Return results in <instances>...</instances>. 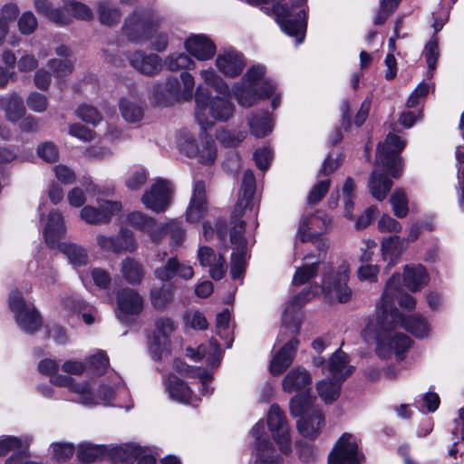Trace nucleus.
I'll list each match as a JSON object with an SVG mask.
<instances>
[{
    "mask_svg": "<svg viewBox=\"0 0 464 464\" xmlns=\"http://www.w3.org/2000/svg\"><path fill=\"white\" fill-rule=\"evenodd\" d=\"M96 243L102 250L115 254L133 253L138 247L133 232L126 227H121L118 234L114 236L98 235Z\"/></svg>",
    "mask_w": 464,
    "mask_h": 464,
    "instance_id": "12",
    "label": "nucleus"
},
{
    "mask_svg": "<svg viewBox=\"0 0 464 464\" xmlns=\"http://www.w3.org/2000/svg\"><path fill=\"white\" fill-rule=\"evenodd\" d=\"M121 272L126 282L131 285H139L144 276L142 265L130 256L121 261Z\"/></svg>",
    "mask_w": 464,
    "mask_h": 464,
    "instance_id": "40",
    "label": "nucleus"
},
{
    "mask_svg": "<svg viewBox=\"0 0 464 464\" xmlns=\"http://www.w3.org/2000/svg\"><path fill=\"white\" fill-rule=\"evenodd\" d=\"M216 65L226 76L236 77L242 72L245 62L241 53L228 50L218 55Z\"/></svg>",
    "mask_w": 464,
    "mask_h": 464,
    "instance_id": "27",
    "label": "nucleus"
},
{
    "mask_svg": "<svg viewBox=\"0 0 464 464\" xmlns=\"http://www.w3.org/2000/svg\"><path fill=\"white\" fill-rule=\"evenodd\" d=\"M117 318L125 325H130L144 307L142 296L134 289L122 288L117 293Z\"/></svg>",
    "mask_w": 464,
    "mask_h": 464,
    "instance_id": "9",
    "label": "nucleus"
},
{
    "mask_svg": "<svg viewBox=\"0 0 464 464\" xmlns=\"http://www.w3.org/2000/svg\"><path fill=\"white\" fill-rule=\"evenodd\" d=\"M53 458L59 463L68 461L75 452V447L71 442H54L52 444Z\"/></svg>",
    "mask_w": 464,
    "mask_h": 464,
    "instance_id": "56",
    "label": "nucleus"
},
{
    "mask_svg": "<svg viewBox=\"0 0 464 464\" xmlns=\"http://www.w3.org/2000/svg\"><path fill=\"white\" fill-rule=\"evenodd\" d=\"M428 274L421 265H407L403 270L404 285L411 292L420 290L428 284Z\"/></svg>",
    "mask_w": 464,
    "mask_h": 464,
    "instance_id": "28",
    "label": "nucleus"
},
{
    "mask_svg": "<svg viewBox=\"0 0 464 464\" xmlns=\"http://www.w3.org/2000/svg\"><path fill=\"white\" fill-rule=\"evenodd\" d=\"M256 438L255 456L259 464H283V459L276 452L273 443L265 434L263 422H257L252 429Z\"/></svg>",
    "mask_w": 464,
    "mask_h": 464,
    "instance_id": "15",
    "label": "nucleus"
},
{
    "mask_svg": "<svg viewBox=\"0 0 464 464\" xmlns=\"http://www.w3.org/2000/svg\"><path fill=\"white\" fill-rule=\"evenodd\" d=\"M15 320L19 327L29 334H34L43 325V317L35 307L27 308Z\"/></svg>",
    "mask_w": 464,
    "mask_h": 464,
    "instance_id": "36",
    "label": "nucleus"
},
{
    "mask_svg": "<svg viewBox=\"0 0 464 464\" xmlns=\"http://www.w3.org/2000/svg\"><path fill=\"white\" fill-rule=\"evenodd\" d=\"M119 108L122 118L128 122H138L144 116L142 107L126 98L120 99Z\"/></svg>",
    "mask_w": 464,
    "mask_h": 464,
    "instance_id": "49",
    "label": "nucleus"
},
{
    "mask_svg": "<svg viewBox=\"0 0 464 464\" xmlns=\"http://www.w3.org/2000/svg\"><path fill=\"white\" fill-rule=\"evenodd\" d=\"M173 369L185 378H197L203 386V368L188 365L180 358L173 360Z\"/></svg>",
    "mask_w": 464,
    "mask_h": 464,
    "instance_id": "51",
    "label": "nucleus"
},
{
    "mask_svg": "<svg viewBox=\"0 0 464 464\" xmlns=\"http://www.w3.org/2000/svg\"><path fill=\"white\" fill-rule=\"evenodd\" d=\"M172 199V189L166 179H159L149 190L142 195L141 201L151 211L160 214L165 212Z\"/></svg>",
    "mask_w": 464,
    "mask_h": 464,
    "instance_id": "10",
    "label": "nucleus"
},
{
    "mask_svg": "<svg viewBox=\"0 0 464 464\" xmlns=\"http://www.w3.org/2000/svg\"><path fill=\"white\" fill-rule=\"evenodd\" d=\"M267 425L271 434L290 430L284 411L273 404L267 412Z\"/></svg>",
    "mask_w": 464,
    "mask_h": 464,
    "instance_id": "45",
    "label": "nucleus"
},
{
    "mask_svg": "<svg viewBox=\"0 0 464 464\" xmlns=\"http://www.w3.org/2000/svg\"><path fill=\"white\" fill-rule=\"evenodd\" d=\"M37 155L43 160L54 163L59 160V150L57 146L52 141H45L38 145Z\"/></svg>",
    "mask_w": 464,
    "mask_h": 464,
    "instance_id": "58",
    "label": "nucleus"
},
{
    "mask_svg": "<svg viewBox=\"0 0 464 464\" xmlns=\"http://www.w3.org/2000/svg\"><path fill=\"white\" fill-rule=\"evenodd\" d=\"M256 191V179L253 172L246 170L243 177L242 186L239 191L241 198L251 200Z\"/></svg>",
    "mask_w": 464,
    "mask_h": 464,
    "instance_id": "62",
    "label": "nucleus"
},
{
    "mask_svg": "<svg viewBox=\"0 0 464 464\" xmlns=\"http://www.w3.org/2000/svg\"><path fill=\"white\" fill-rule=\"evenodd\" d=\"M76 115L78 118L86 123L96 125L101 121V115L98 110L87 104H81L76 109Z\"/></svg>",
    "mask_w": 464,
    "mask_h": 464,
    "instance_id": "60",
    "label": "nucleus"
},
{
    "mask_svg": "<svg viewBox=\"0 0 464 464\" xmlns=\"http://www.w3.org/2000/svg\"><path fill=\"white\" fill-rule=\"evenodd\" d=\"M341 387V382L327 377L316 384L318 394L325 403H332L339 397Z\"/></svg>",
    "mask_w": 464,
    "mask_h": 464,
    "instance_id": "44",
    "label": "nucleus"
},
{
    "mask_svg": "<svg viewBox=\"0 0 464 464\" xmlns=\"http://www.w3.org/2000/svg\"><path fill=\"white\" fill-rule=\"evenodd\" d=\"M98 16L102 24L113 26L120 22L121 14L117 6L107 1H102L98 5Z\"/></svg>",
    "mask_w": 464,
    "mask_h": 464,
    "instance_id": "47",
    "label": "nucleus"
},
{
    "mask_svg": "<svg viewBox=\"0 0 464 464\" xmlns=\"http://www.w3.org/2000/svg\"><path fill=\"white\" fill-rule=\"evenodd\" d=\"M329 223L330 221L327 220L326 218L317 214L304 218L298 228V236L300 237L301 241H312L313 245L317 248L316 241H325L317 237L314 234H317L324 230Z\"/></svg>",
    "mask_w": 464,
    "mask_h": 464,
    "instance_id": "23",
    "label": "nucleus"
},
{
    "mask_svg": "<svg viewBox=\"0 0 464 464\" xmlns=\"http://www.w3.org/2000/svg\"><path fill=\"white\" fill-rule=\"evenodd\" d=\"M120 201L104 200L99 208L84 206L80 213L81 218L91 225L107 224L114 215L121 211Z\"/></svg>",
    "mask_w": 464,
    "mask_h": 464,
    "instance_id": "16",
    "label": "nucleus"
},
{
    "mask_svg": "<svg viewBox=\"0 0 464 464\" xmlns=\"http://www.w3.org/2000/svg\"><path fill=\"white\" fill-rule=\"evenodd\" d=\"M48 67L57 78H64L73 71V63L71 60L53 58L48 61Z\"/></svg>",
    "mask_w": 464,
    "mask_h": 464,
    "instance_id": "57",
    "label": "nucleus"
},
{
    "mask_svg": "<svg viewBox=\"0 0 464 464\" xmlns=\"http://www.w3.org/2000/svg\"><path fill=\"white\" fill-rule=\"evenodd\" d=\"M331 187L330 178H321L310 189L307 196V203L314 205L320 202Z\"/></svg>",
    "mask_w": 464,
    "mask_h": 464,
    "instance_id": "54",
    "label": "nucleus"
},
{
    "mask_svg": "<svg viewBox=\"0 0 464 464\" xmlns=\"http://www.w3.org/2000/svg\"><path fill=\"white\" fill-rule=\"evenodd\" d=\"M390 201L393 213L397 218H401L407 216L409 211L408 198L402 189H396L392 195Z\"/></svg>",
    "mask_w": 464,
    "mask_h": 464,
    "instance_id": "55",
    "label": "nucleus"
},
{
    "mask_svg": "<svg viewBox=\"0 0 464 464\" xmlns=\"http://www.w3.org/2000/svg\"><path fill=\"white\" fill-rule=\"evenodd\" d=\"M0 107L5 111L6 119L11 122L19 121L26 111L23 99L15 92L8 97H3L0 100Z\"/></svg>",
    "mask_w": 464,
    "mask_h": 464,
    "instance_id": "31",
    "label": "nucleus"
},
{
    "mask_svg": "<svg viewBox=\"0 0 464 464\" xmlns=\"http://www.w3.org/2000/svg\"><path fill=\"white\" fill-rule=\"evenodd\" d=\"M65 232L63 217L58 210L49 212L48 220L44 230L45 244L52 249L57 248L62 242L60 239Z\"/></svg>",
    "mask_w": 464,
    "mask_h": 464,
    "instance_id": "25",
    "label": "nucleus"
},
{
    "mask_svg": "<svg viewBox=\"0 0 464 464\" xmlns=\"http://www.w3.org/2000/svg\"><path fill=\"white\" fill-rule=\"evenodd\" d=\"M230 242L233 246L230 274L233 279H238L245 273L247 256L246 240L244 237V224L242 222L236 224L232 229Z\"/></svg>",
    "mask_w": 464,
    "mask_h": 464,
    "instance_id": "11",
    "label": "nucleus"
},
{
    "mask_svg": "<svg viewBox=\"0 0 464 464\" xmlns=\"http://www.w3.org/2000/svg\"><path fill=\"white\" fill-rule=\"evenodd\" d=\"M186 51L198 61H203V34H196L186 39Z\"/></svg>",
    "mask_w": 464,
    "mask_h": 464,
    "instance_id": "59",
    "label": "nucleus"
},
{
    "mask_svg": "<svg viewBox=\"0 0 464 464\" xmlns=\"http://www.w3.org/2000/svg\"><path fill=\"white\" fill-rule=\"evenodd\" d=\"M57 248L67 256L73 266H84L88 264L89 255L85 247L74 243L62 242Z\"/></svg>",
    "mask_w": 464,
    "mask_h": 464,
    "instance_id": "37",
    "label": "nucleus"
},
{
    "mask_svg": "<svg viewBox=\"0 0 464 464\" xmlns=\"http://www.w3.org/2000/svg\"><path fill=\"white\" fill-rule=\"evenodd\" d=\"M154 274L159 280L168 282L176 276L188 280L193 277L194 271L190 266L184 265L177 256H172L164 266L156 268Z\"/></svg>",
    "mask_w": 464,
    "mask_h": 464,
    "instance_id": "24",
    "label": "nucleus"
},
{
    "mask_svg": "<svg viewBox=\"0 0 464 464\" xmlns=\"http://www.w3.org/2000/svg\"><path fill=\"white\" fill-rule=\"evenodd\" d=\"M233 92L237 102L243 107H250L259 99L256 86L248 83L236 84Z\"/></svg>",
    "mask_w": 464,
    "mask_h": 464,
    "instance_id": "42",
    "label": "nucleus"
},
{
    "mask_svg": "<svg viewBox=\"0 0 464 464\" xmlns=\"http://www.w3.org/2000/svg\"><path fill=\"white\" fill-rule=\"evenodd\" d=\"M153 97L158 105L169 106L180 97V82L178 78L169 77L161 84L158 83L153 88Z\"/></svg>",
    "mask_w": 464,
    "mask_h": 464,
    "instance_id": "26",
    "label": "nucleus"
},
{
    "mask_svg": "<svg viewBox=\"0 0 464 464\" xmlns=\"http://www.w3.org/2000/svg\"><path fill=\"white\" fill-rule=\"evenodd\" d=\"M34 7L38 14H44L56 24H65L69 21L64 10L53 8L49 0H34Z\"/></svg>",
    "mask_w": 464,
    "mask_h": 464,
    "instance_id": "41",
    "label": "nucleus"
},
{
    "mask_svg": "<svg viewBox=\"0 0 464 464\" xmlns=\"http://www.w3.org/2000/svg\"><path fill=\"white\" fill-rule=\"evenodd\" d=\"M167 389L171 399L181 403L189 402L192 391L187 383L178 376L169 374L167 382Z\"/></svg>",
    "mask_w": 464,
    "mask_h": 464,
    "instance_id": "39",
    "label": "nucleus"
},
{
    "mask_svg": "<svg viewBox=\"0 0 464 464\" xmlns=\"http://www.w3.org/2000/svg\"><path fill=\"white\" fill-rule=\"evenodd\" d=\"M272 436L282 454L285 456L291 454L293 450V443L290 430L274 433Z\"/></svg>",
    "mask_w": 464,
    "mask_h": 464,
    "instance_id": "61",
    "label": "nucleus"
},
{
    "mask_svg": "<svg viewBox=\"0 0 464 464\" xmlns=\"http://www.w3.org/2000/svg\"><path fill=\"white\" fill-rule=\"evenodd\" d=\"M348 280L349 266L343 263L333 277H324L323 280L322 292L325 300L330 304L348 302L352 297V290L347 285Z\"/></svg>",
    "mask_w": 464,
    "mask_h": 464,
    "instance_id": "7",
    "label": "nucleus"
},
{
    "mask_svg": "<svg viewBox=\"0 0 464 464\" xmlns=\"http://www.w3.org/2000/svg\"><path fill=\"white\" fill-rule=\"evenodd\" d=\"M249 127L254 136L263 138L272 131V125L267 112H262L260 116H253L249 120Z\"/></svg>",
    "mask_w": 464,
    "mask_h": 464,
    "instance_id": "50",
    "label": "nucleus"
},
{
    "mask_svg": "<svg viewBox=\"0 0 464 464\" xmlns=\"http://www.w3.org/2000/svg\"><path fill=\"white\" fill-rule=\"evenodd\" d=\"M392 186V180L385 174L379 173L377 169L372 171L368 187L375 199L379 201L383 200L391 190Z\"/></svg>",
    "mask_w": 464,
    "mask_h": 464,
    "instance_id": "38",
    "label": "nucleus"
},
{
    "mask_svg": "<svg viewBox=\"0 0 464 464\" xmlns=\"http://www.w3.org/2000/svg\"><path fill=\"white\" fill-rule=\"evenodd\" d=\"M311 293L309 291L302 292L292 299L285 308L283 314V322L285 328L294 334H297L300 328V314L299 310L310 299Z\"/></svg>",
    "mask_w": 464,
    "mask_h": 464,
    "instance_id": "22",
    "label": "nucleus"
},
{
    "mask_svg": "<svg viewBox=\"0 0 464 464\" xmlns=\"http://www.w3.org/2000/svg\"><path fill=\"white\" fill-rule=\"evenodd\" d=\"M205 267L214 280H220L227 268L224 256L208 247H205Z\"/></svg>",
    "mask_w": 464,
    "mask_h": 464,
    "instance_id": "35",
    "label": "nucleus"
},
{
    "mask_svg": "<svg viewBox=\"0 0 464 464\" xmlns=\"http://www.w3.org/2000/svg\"><path fill=\"white\" fill-rule=\"evenodd\" d=\"M317 253H308L304 256V264L296 269L293 277V284L303 285L316 276L319 264L324 259L328 244L324 241H316Z\"/></svg>",
    "mask_w": 464,
    "mask_h": 464,
    "instance_id": "14",
    "label": "nucleus"
},
{
    "mask_svg": "<svg viewBox=\"0 0 464 464\" xmlns=\"http://www.w3.org/2000/svg\"><path fill=\"white\" fill-rule=\"evenodd\" d=\"M85 365L86 369L92 371L94 376L101 377L107 372L110 359L104 351H99L85 359Z\"/></svg>",
    "mask_w": 464,
    "mask_h": 464,
    "instance_id": "48",
    "label": "nucleus"
},
{
    "mask_svg": "<svg viewBox=\"0 0 464 464\" xmlns=\"http://www.w3.org/2000/svg\"><path fill=\"white\" fill-rule=\"evenodd\" d=\"M406 246L404 240L398 236H392L385 238L382 242V258L388 261V267L393 266L401 257Z\"/></svg>",
    "mask_w": 464,
    "mask_h": 464,
    "instance_id": "33",
    "label": "nucleus"
},
{
    "mask_svg": "<svg viewBox=\"0 0 464 464\" xmlns=\"http://www.w3.org/2000/svg\"><path fill=\"white\" fill-rule=\"evenodd\" d=\"M37 24V19L31 11L24 12L18 20V28L23 34H33Z\"/></svg>",
    "mask_w": 464,
    "mask_h": 464,
    "instance_id": "64",
    "label": "nucleus"
},
{
    "mask_svg": "<svg viewBox=\"0 0 464 464\" xmlns=\"http://www.w3.org/2000/svg\"><path fill=\"white\" fill-rule=\"evenodd\" d=\"M311 384L312 377L309 372L304 367L298 366L287 372L282 382V388L287 393L295 392V396L311 397L309 395Z\"/></svg>",
    "mask_w": 464,
    "mask_h": 464,
    "instance_id": "18",
    "label": "nucleus"
},
{
    "mask_svg": "<svg viewBox=\"0 0 464 464\" xmlns=\"http://www.w3.org/2000/svg\"><path fill=\"white\" fill-rule=\"evenodd\" d=\"M127 59L135 70L147 76L156 75L162 69L161 58L156 53L135 51L129 53Z\"/></svg>",
    "mask_w": 464,
    "mask_h": 464,
    "instance_id": "19",
    "label": "nucleus"
},
{
    "mask_svg": "<svg viewBox=\"0 0 464 464\" xmlns=\"http://www.w3.org/2000/svg\"><path fill=\"white\" fill-rule=\"evenodd\" d=\"M205 84L214 89L222 97H213L209 104L211 116L227 121L233 113V105L227 100L229 89L227 83L213 72H205Z\"/></svg>",
    "mask_w": 464,
    "mask_h": 464,
    "instance_id": "8",
    "label": "nucleus"
},
{
    "mask_svg": "<svg viewBox=\"0 0 464 464\" xmlns=\"http://www.w3.org/2000/svg\"><path fill=\"white\" fill-rule=\"evenodd\" d=\"M230 313L228 309H224L216 316V333L225 341L227 348H230L233 343V333L229 326Z\"/></svg>",
    "mask_w": 464,
    "mask_h": 464,
    "instance_id": "46",
    "label": "nucleus"
},
{
    "mask_svg": "<svg viewBox=\"0 0 464 464\" xmlns=\"http://www.w3.org/2000/svg\"><path fill=\"white\" fill-rule=\"evenodd\" d=\"M363 457L358 452V445L351 434L343 435L329 455L328 464H361Z\"/></svg>",
    "mask_w": 464,
    "mask_h": 464,
    "instance_id": "13",
    "label": "nucleus"
},
{
    "mask_svg": "<svg viewBox=\"0 0 464 464\" xmlns=\"http://www.w3.org/2000/svg\"><path fill=\"white\" fill-rule=\"evenodd\" d=\"M109 457V449L105 445L82 442L78 445L77 459L82 464H91Z\"/></svg>",
    "mask_w": 464,
    "mask_h": 464,
    "instance_id": "29",
    "label": "nucleus"
},
{
    "mask_svg": "<svg viewBox=\"0 0 464 464\" xmlns=\"http://www.w3.org/2000/svg\"><path fill=\"white\" fill-rule=\"evenodd\" d=\"M400 287V274H393L387 281L380 302L376 305V317L370 319L362 331V337L367 343L375 342L377 354L388 358L394 353L401 360L411 344V339L394 330L401 326L419 338L429 334V325L420 316L406 318L392 305V299Z\"/></svg>",
    "mask_w": 464,
    "mask_h": 464,
    "instance_id": "1",
    "label": "nucleus"
},
{
    "mask_svg": "<svg viewBox=\"0 0 464 464\" xmlns=\"http://www.w3.org/2000/svg\"><path fill=\"white\" fill-rule=\"evenodd\" d=\"M27 106L36 112H44L48 107L47 97L40 92H32L26 99Z\"/></svg>",
    "mask_w": 464,
    "mask_h": 464,
    "instance_id": "63",
    "label": "nucleus"
},
{
    "mask_svg": "<svg viewBox=\"0 0 464 464\" xmlns=\"http://www.w3.org/2000/svg\"><path fill=\"white\" fill-rule=\"evenodd\" d=\"M139 453H140V445L127 443L110 449L108 458L113 464H133Z\"/></svg>",
    "mask_w": 464,
    "mask_h": 464,
    "instance_id": "30",
    "label": "nucleus"
},
{
    "mask_svg": "<svg viewBox=\"0 0 464 464\" xmlns=\"http://www.w3.org/2000/svg\"><path fill=\"white\" fill-rule=\"evenodd\" d=\"M159 28L151 10H135L124 22L122 31L129 41L142 43L150 39Z\"/></svg>",
    "mask_w": 464,
    "mask_h": 464,
    "instance_id": "5",
    "label": "nucleus"
},
{
    "mask_svg": "<svg viewBox=\"0 0 464 464\" xmlns=\"http://www.w3.org/2000/svg\"><path fill=\"white\" fill-rule=\"evenodd\" d=\"M304 1L297 0L296 5L291 8L285 5H275L273 6L276 21L286 34L296 38L297 44H301L304 41L306 26L305 13L302 9Z\"/></svg>",
    "mask_w": 464,
    "mask_h": 464,
    "instance_id": "4",
    "label": "nucleus"
},
{
    "mask_svg": "<svg viewBox=\"0 0 464 464\" xmlns=\"http://www.w3.org/2000/svg\"><path fill=\"white\" fill-rule=\"evenodd\" d=\"M173 297L174 287L171 285H164L150 291L151 304L158 311H163L172 302Z\"/></svg>",
    "mask_w": 464,
    "mask_h": 464,
    "instance_id": "43",
    "label": "nucleus"
},
{
    "mask_svg": "<svg viewBox=\"0 0 464 464\" xmlns=\"http://www.w3.org/2000/svg\"><path fill=\"white\" fill-rule=\"evenodd\" d=\"M315 397L295 396L290 401V412L297 420L298 432L304 438L314 440L324 425L322 412L314 408Z\"/></svg>",
    "mask_w": 464,
    "mask_h": 464,
    "instance_id": "3",
    "label": "nucleus"
},
{
    "mask_svg": "<svg viewBox=\"0 0 464 464\" xmlns=\"http://www.w3.org/2000/svg\"><path fill=\"white\" fill-rule=\"evenodd\" d=\"M353 372V367L349 364L348 356L341 350H337L323 367V373L334 381L343 382Z\"/></svg>",
    "mask_w": 464,
    "mask_h": 464,
    "instance_id": "20",
    "label": "nucleus"
},
{
    "mask_svg": "<svg viewBox=\"0 0 464 464\" xmlns=\"http://www.w3.org/2000/svg\"><path fill=\"white\" fill-rule=\"evenodd\" d=\"M169 71L190 70L194 68L195 62L186 53L170 54L165 61Z\"/></svg>",
    "mask_w": 464,
    "mask_h": 464,
    "instance_id": "52",
    "label": "nucleus"
},
{
    "mask_svg": "<svg viewBox=\"0 0 464 464\" xmlns=\"http://www.w3.org/2000/svg\"><path fill=\"white\" fill-rule=\"evenodd\" d=\"M186 218L189 223H198L203 218V180H197L194 184Z\"/></svg>",
    "mask_w": 464,
    "mask_h": 464,
    "instance_id": "32",
    "label": "nucleus"
},
{
    "mask_svg": "<svg viewBox=\"0 0 464 464\" xmlns=\"http://www.w3.org/2000/svg\"><path fill=\"white\" fill-rule=\"evenodd\" d=\"M178 147L179 151L188 158H197L198 161L203 164V153H201L197 140L189 130L183 129L178 137Z\"/></svg>",
    "mask_w": 464,
    "mask_h": 464,
    "instance_id": "34",
    "label": "nucleus"
},
{
    "mask_svg": "<svg viewBox=\"0 0 464 464\" xmlns=\"http://www.w3.org/2000/svg\"><path fill=\"white\" fill-rule=\"evenodd\" d=\"M63 10L66 15L70 14L80 20L90 21L93 18V14L91 8L81 2L70 0L65 3V9Z\"/></svg>",
    "mask_w": 464,
    "mask_h": 464,
    "instance_id": "53",
    "label": "nucleus"
},
{
    "mask_svg": "<svg viewBox=\"0 0 464 464\" xmlns=\"http://www.w3.org/2000/svg\"><path fill=\"white\" fill-rule=\"evenodd\" d=\"M127 222L134 229L148 235L150 241L156 245L169 237V246L171 251L177 250L183 244L186 237V229L182 226V221L179 219L159 223L155 218L145 213L132 211L127 215Z\"/></svg>",
    "mask_w": 464,
    "mask_h": 464,
    "instance_id": "2",
    "label": "nucleus"
},
{
    "mask_svg": "<svg viewBox=\"0 0 464 464\" xmlns=\"http://www.w3.org/2000/svg\"><path fill=\"white\" fill-rule=\"evenodd\" d=\"M299 341L295 336L291 337L284 346L272 357L269 371L273 375L282 374L293 362Z\"/></svg>",
    "mask_w": 464,
    "mask_h": 464,
    "instance_id": "21",
    "label": "nucleus"
},
{
    "mask_svg": "<svg viewBox=\"0 0 464 464\" xmlns=\"http://www.w3.org/2000/svg\"><path fill=\"white\" fill-rule=\"evenodd\" d=\"M155 327L150 349L152 359L159 362L162 359L163 353L168 350L169 335L175 330V324L170 318H160L156 320Z\"/></svg>",
    "mask_w": 464,
    "mask_h": 464,
    "instance_id": "17",
    "label": "nucleus"
},
{
    "mask_svg": "<svg viewBox=\"0 0 464 464\" xmlns=\"http://www.w3.org/2000/svg\"><path fill=\"white\" fill-rule=\"evenodd\" d=\"M406 141L396 134H389L383 143H380L376 153V165L382 166L393 178H399L402 171V158L399 153L404 149Z\"/></svg>",
    "mask_w": 464,
    "mask_h": 464,
    "instance_id": "6",
    "label": "nucleus"
}]
</instances>
